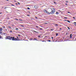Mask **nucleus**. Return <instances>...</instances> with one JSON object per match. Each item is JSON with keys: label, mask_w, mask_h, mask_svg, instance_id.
Segmentation results:
<instances>
[{"label": "nucleus", "mask_w": 76, "mask_h": 76, "mask_svg": "<svg viewBox=\"0 0 76 76\" xmlns=\"http://www.w3.org/2000/svg\"><path fill=\"white\" fill-rule=\"evenodd\" d=\"M60 30H61V29H61V28H60Z\"/></svg>", "instance_id": "nucleus-47"}, {"label": "nucleus", "mask_w": 76, "mask_h": 76, "mask_svg": "<svg viewBox=\"0 0 76 76\" xmlns=\"http://www.w3.org/2000/svg\"><path fill=\"white\" fill-rule=\"evenodd\" d=\"M19 20H21V21H22V20H20V19H19Z\"/></svg>", "instance_id": "nucleus-37"}, {"label": "nucleus", "mask_w": 76, "mask_h": 76, "mask_svg": "<svg viewBox=\"0 0 76 76\" xmlns=\"http://www.w3.org/2000/svg\"><path fill=\"white\" fill-rule=\"evenodd\" d=\"M70 38H72V36H70Z\"/></svg>", "instance_id": "nucleus-28"}, {"label": "nucleus", "mask_w": 76, "mask_h": 76, "mask_svg": "<svg viewBox=\"0 0 76 76\" xmlns=\"http://www.w3.org/2000/svg\"><path fill=\"white\" fill-rule=\"evenodd\" d=\"M47 42H50L51 41L50 40H47Z\"/></svg>", "instance_id": "nucleus-9"}, {"label": "nucleus", "mask_w": 76, "mask_h": 76, "mask_svg": "<svg viewBox=\"0 0 76 76\" xmlns=\"http://www.w3.org/2000/svg\"><path fill=\"white\" fill-rule=\"evenodd\" d=\"M27 16H29V15H27Z\"/></svg>", "instance_id": "nucleus-40"}, {"label": "nucleus", "mask_w": 76, "mask_h": 76, "mask_svg": "<svg viewBox=\"0 0 76 76\" xmlns=\"http://www.w3.org/2000/svg\"><path fill=\"white\" fill-rule=\"evenodd\" d=\"M2 13H0V14H1Z\"/></svg>", "instance_id": "nucleus-44"}, {"label": "nucleus", "mask_w": 76, "mask_h": 76, "mask_svg": "<svg viewBox=\"0 0 76 76\" xmlns=\"http://www.w3.org/2000/svg\"><path fill=\"white\" fill-rule=\"evenodd\" d=\"M68 12V13H69V12Z\"/></svg>", "instance_id": "nucleus-56"}, {"label": "nucleus", "mask_w": 76, "mask_h": 76, "mask_svg": "<svg viewBox=\"0 0 76 76\" xmlns=\"http://www.w3.org/2000/svg\"><path fill=\"white\" fill-rule=\"evenodd\" d=\"M18 36H20V34H18Z\"/></svg>", "instance_id": "nucleus-27"}, {"label": "nucleus", "mask_w": 76, "mask_h": 76, "mask_svg": "<svg viewBox=\"0 0 76 76\" xmlns=\"http://www.w3.org/2000/svg\"><path fill=\"white\" fill-rule=\"evenodd\" d=\"M67 28L69 29V30H70V28L69 27H68Z\"/></svg>", "instance_id": "nucleus-16"}, {"label": "nucleus", "mask_w": 76, "mask_h": 76, "mask_svg": "<svg viewBox=\"0 0 76 76\" xmlns=\"http://www.w3.org/2000/svg\"><path fill=\"white\" fill-rule=\"evenodd\" d=\"M75 26H76V25H75Z\"/></svg>", "instance_id": "nucleus-55"}, {"label": "nucleus", "mask_w": 76, "mask_h": 76, "mask_svg": "<svg viewBox=\"0 0 76 76\" xmlns=\"http://www.w3.org/2000/svg\"><path fill=\"white\" fill-rule=\"evenodd\" d=\"M10 32H12V31H10Z\"/></svg>", "instance_id": "nucleus-41"}, {"label": "nucleus", "mask_w": 76, "mask_h": 76, "mask_svg": "<svg viewBox=\"0 0 76 76\" xmlns=\"http://www.w3.org/2000/svg\"><path fill=\"white\" fill-rule=\"evenodd\" d=\"M47 14H53V12H48L47 11V12H46Z\"/></svg>", "instance_id": "nucleus-2"}, {"label": "nucleus", "mask_w": 76, "mask_h": 76, "mask_svg": "<svg viewBox=\"0 0 76 76\" xmlns=\"http://www.w3.org/2000/svg\"><path fill=\"white\" fill-rule=\"evenodd\" d=\"M72 34H71L70 35V36H72Z\"/></svg>", "instance_id": "nucleus-31"}, {"label": "nucleus", "mask_w": 76, "mask_h": 76, "mask_svg": "<svg viewBox=\"0 0 76 76\" xmlns=\"http://www.w3.org/2000/svg\"><path fill=\"white\" fill-rule=\"evenodd\" d=\"M52 10H51L52 11L51 12H53V14L54 12H55V9L53 8H52Z\"/></svg>", "instance_id": "nucleus-3"}, {"label": "nucleus", "mask_w": 76, "mask_h": 76, "mask_svg": "<svg viewBox=\"0 0 76 76\" xmlns=\"http://www.w3.org/2000/svg\"><path fill=\"white\" fill-rule=\"evenodd\" d=\"M17 39H19V38H18V37H17Z\"/></svg>", "instance_id": "nucleus-22"}, {"label": "nucleus", "mask_w": 76, "mask_h": 76, "mask_svg": "<svg viewBox=\"0 0 76 76\" xmlns=\"http://www.w3.org/2000/svg\"><path fill=\"white\" fill-rule=\"evenodd\" d=\"M7 1H9V0H7Z\"/></svg>", "instance_id": "nucleus-53"}, {"label": "nucleus", "mask_w": 76, "mask_h": 76, "mask_svg": "<svg viewBox=\"0 0 76 76\" xmlns=\"http://www.w3.org/2000/svg\"><path fill=\"white\" fill-rule=\"evenodd\" d=\"M2 37H1V36H0V38H1Z\"/></svg>", "instance_id": "nucleus-30"}, {"label": "nucleus", "mask_w": 76, "mask_h": 76, "mask_svg": "<svg viewBox=\"0 0 76 76\" xmlns=\"http://www.w3.org/2000/svg\"><path fill=\"white\" fill-rule=\"evenodd\" d=\"M36 18H37V17H35Z\"/></svg>", "instance_id": "nucleus-50"}, {"label": "nucleus", "mask_w": 76, "mask_h": 76, "mask_svg": "<svg viewBox=\"0 0 76 76\" xmlns=\"http://www.w3.org/2000/svg\"><path fill=\"white\" fill-rule=\"evenodd\" d=\"M73 18H74V19H75V18H74V17H73Z\"/></svg>", "instance_id": "nucleus-25"}, {"label": "nucleus", "mask_w": 76, "mask_h": 76, "mask_svg": "<svg viewBox=\"0 0 76 76\" xmlns=\"http://www.w3.org/2000/svg\"><path fill=\"white\" fill-rule=\"evenodd\" d=\"M8 28H9L10 29H11V27H10V26H8Z\"/></svg>", "instance_id": "nucleus-14"}, {"label": "nucleus", "mask_w": 76, "mask_h": 76, "mask_svg": "<svg viewBox=\"0 0 76 76\" xmlns=\"http://www.w3.org/2000/svg\"><path fill=\"white\" fill-rule=\"evenodd\" d=\"M47 11H46V10H44V12L45 13H46V12H47Z\"/></svg>", "instance_id": "nucleus-4"}, {"label": "nucleus", "mask_w": 76, "mask_h": 76, "mask_svg": "<svg viewBox=\"0 0 76 76\" xmlns=\"http://www.w3.org/2000/svg\"><path fill=\"white\" fill-rule=\"evenodd\" d=\"M21 26L22 27H24V26H23L21 25Z\"/></svg>", "instance_id": "nucleus-15"}, {"label": "nucleus", "mask_w": 76, "mask_h": 76, "mask_svg": "<svg viewBox=\"0 0 76 76\" xmlns=\"http://www.w3.org/2000/svg\"><path fill=\"white\" fill-rule=\"evenodd\" d=\"M67 21L68 22H69V23H70V21L69 20H67Z\"/></svg>", "instance_id": "nucleus-11"}, {"label": "nucleus", "mask_w": 76, "mask_h": 76, "mask_svg": "<svg viewBox=\"0 0 76 76\" xmlns=\"http://www.w3.org/2000/svg\"><path fill=\"white\" fill-rule=\"evenodd\" d=\"M50 30L51 31H53V29H50Z\"/></svg>", "instance_id": "nucleus-20"}, {"label": "nucleus", "mask_w": 76, "mask_h": 76, "mask_svg": "<svg viewBox=\"0 0 76 76\" xmlns=\"http://www.w3.org/2000/svg\"><path fill=\"white\" fill-rule=\"evenodd\" d=\"M36 28H39V26H36Z\"/></svg>", "instance_id": "nucleus-23"}, {"label": "nucleus", "mask_w": 76, "mask_h": 76, "mask_svg": "<svg viewBox=\"0 0 76 76\" xmlns=\"http://www.w3.org/2000/svg\"><path fill=\"white\" fill-rule=\"evenodd\" d=\"M58 34H56V36H57Z\"/></svg>", "instance_id": "nucleus-26"}, {"label": "nucleus", "mask_w": 76, "mask_h": 76, "mask_svg": "<svg viewBox=\"0 0 76 76\" xmlns=\"http://www.w3.org/2000/svg\"><path fill=\"white\" fill-rule=\"evenodd\" d=\"M33 32H35L37 33H38V32L36 31H35L34 30H33Z\"/></svg>", "instance_id": "nucleus-6"}, {"label": "nucleus", "mask_w": 76, "mask_h": 76, "mask_svg": "<svg viewBox=\"0 0 76 76\" xmlns=\"http://www.w3.org/2000/svg\"><path fill=\"white\" fill-rule=\"evenodd\" d=\"M1 33V32L0 31V34Z\"/></svg>", "instance_id": "nucleus-51"}, {"label": "nucleus", "mask_w": 76, "mask_h": 76, "mask_svg": "<svg viewBox=\"0 0 76 76\" xmlns=\"http://www.w3.org/2000/svg\"><path fill=\"white\" fill-rule=\"evenodd\" d=\"M59 13H58V12H56V14H58Z\"/></svg>", "instance_id": "nucleus-8"}, {"label": "nucleus", "mask_w": 76, "mask_h": 76, "mask_svg": "<svg viewBox=\"0 0 76 76\" xmlns=\"http://www.w3.org/2000/svg\"><path fill=\"white\" fill-rule=\"evenodd\" d=\"M45 23L47 24V23Z\"/></svg>", "instance_id": "nucleus-45"}, {"label": "nucleus", "mask_w": 76, "mask_h": 76, "mask_svg": "<svg viewBox=\"0 0 76 76\" xmlns=\"http://www.w3.org/2000/svg\"><path fill=\"white\" fill-rule=\"evenodd\" d=\"M27 9H28V10H30V8H29V7H28Z\"/></svg>", "instance_id": "nucleus-13"}, {"label": "nucleus", "mask_w": 76, "mask_h": 76, "mask_svg": "<svg viewBox=\"0 0 76 76\" xmlns=\"http://www.w3.org/2000/svg\"><path fill=\"white\" fill-rule=\"evenodd\" d=\"M38 37H40V36H38Z\"/></svg>", "instance_id": "nucleus-34"}, {"label": "nucleus", "mask_w": 76, "mask_h": 76, "mask_svg": "<svg viewBox=\"0 0 76 76\" xmlns=\"http://www.w3.org/2000/svg\"><path fill=\"white\" fill-rule=\"evenodd\" d=\"M16 5H17V3H16Z\"/></svg>", "instance_id": "nucleus-54"}, {"label": "nucleus", "mask_w": 76, "mask_h": 76, "mask_svg": "<svg viewBox=\"0 0 76 76\" xmlns=\"http://www.w3.org/2000/svg\"><path fill=\"white\" fill-rule=\"evenodd\" d=\"M39 29L40 30H42V28H39Z\"/></svg>", "instance_id": "nucleus-33"}, {"label": "nucleus", "mask_w": 76, "mask_h": 76, "mask_svg": "<svg viewBox=\"0 0 76 76\" xmlns=\"http://www.w3.org/2000/svg\"><path fill=\"white\" fill-rule=\"evenodd\" d=\"M53 37H51L52 39H53Z\"/></svg>", "instance_id": "nucleus-42"}, {"label": "nucleus", "mask_w": 76, "mask_h": 76, "mask_svg": "<svg viewBox=\"0 0 76 76\" xmlns=\"http://www.w3.org/2000/svg\"><path fill=\"white\" fill-rule=\"evenodd\" d=\"M47 37V36H45V37Z\"/></svg>", "instance_id": "nucleus-48"}, {"label": "nucleus", "mask_w": 76, "mask_h": 76, "mask_svg": "<svg viewBox=\"0 0 76 76\" xmlns=\"http://www.w3.org/2000/svg\"><path fill=\"white\" fill-rule=\"evenodd\" d=\"M53 3H55V4H56V3L55 2H53Z\"/></svg>", "instance_id": "nucleus-36"}, {"label": "nucleus", "mask_w": 76, "mask_h": 76, "mask_svg": "<svg viewBox=\"0 0 76 76\" xmlns=\"http://www.w3.org/2000/svg\"><path fill=\"white\" fill-rule=\"evenodd\" d=\"M3 27L4 28H5V27H4V26H3Z\"/></svg>", "instance_id": "nucleus-35"}, {"label": "nucleus", "mask_w": 76, "mask_h": 76, "mask_svg": "<svg viewBox=\"0 0 76 76\" xmlns=\"http://www.w3.org/2000/svg\"><path fill=\"white\" fill-rule=\"evenodd\" d=\"M64 18H65V19H67V17H64Z\"/></svg>", "instance_id": "nucleus-29"}, {"label": "nucleus", "mask_w": 76, "mask_h": 76, "mask_svg": "<svg viewBox=\"0 0 76 76\" xmlns=\"http://www.w3.org/2000/svg\"><path fill=\"white\" fill-rule=\"evenodd\" d=\"M65 21H67V20H65Z\"/></svg>", "instance_id": "nucleus-49"}, {"label": "nucleus", "mask_w": 76, "mask_h": 76, "mask_svg": "<svg viewBox=\"0 0 76 76\" xmlns=\"http://www.w3.org/2000/svg\"><path fill=\"white\" fill-rule=\"evenodd\" d=\"M7 39H9L10 40H12L13 41H19V40H18L16 38H15L14 37H11L10 36L7 37Z\"/></svg>", "instance_id": "nucleus-1"}, {"label": "nucleus", "mask_w": 76, "mask_h": 76, "mask_svg": "<svg viewBox=\"0 0 76 76\" xmlns=\"http://www.w3.org/2000/svg\"><path fill=\"white\" fill-rule=\"evenodd\" d=\"M66 3H68V1H66Z\"/></svg>", "instance_id": "nucleus-39"}, {"label": "nucleus", "mask_w": 76, "mask_h": 76, "mask_svg": "<svg viewBox=\"0 0 76 76\" xmlns=\"http://www.w3.org/2000/svg\"><path fill=\"white\" fill-rule=\"evenodd\" d=\"M8 8V7H5L4 8V9H6V8Z\"/></svg>", "instance_id": "nucleus-10"}, {"label": "nucleus", "mask_w": 76, "mask_h": 76, "mask_svg": "<svg viewBox=\"0 0 76 76\" xmlns=\"http://www.w3.org/2000/svg\"><path fill=\"white\" fill-rule=\"evenodd\" d=\"M55 25L57 26H58V24H55Z\"/></svg>", "instance_id": "nucleus-32"}, {"label": "nucleus", "mask_w": 76, "mask_h": 76, "mask_svg": "<svg viewBox=\"0 0 76 76\" xmlns=\"http://www.w3.org/2000/svg\"><path fill=\"white\" fill-rule=\"evenodd\" d=\"M32 40V39H30V40L31 41Z\"/></svg>", "instance_id": "nucleus-17"}, {"label": "nucleus", "mask_w": 76, "mask_h": 76, "mask_svg": "<svg viewBox=\"0 0 76 76\" xmlns=\"http://www.w3.org/2000/svg\"><path fill=\"white\" fill-rule=\"evenodd\" d=\"M15 20H18V19L17 18H15Z\"/></svg>", "instance_id": "nucleus-18"}, {"label": "nucleus", "mask_w": 76, "mask_h": 76, "mask_svg": "<svg viewBox=\"0 0 76 76\" xmlns=\"http://www.w3.org/2000/svg\"><path fill=\"white\" fill-rule=\"evenodd\" d=\"M42 42H46V41L45 40L42 41Z\"/></svg>", "instance_id": "nucleus-7"}, {"label": "nucleus", "mask_w": 76, "mask_h": 76, "mask_svg": "<svg viewBox=\"0 0 76 76\" xmlns=\"http://www.w3.org/2000/svg\"><path fill=\"white\" fill-rule=\"evenodd\" d=\"M58 11H60V12H61V11H60V10H58Z\"/></svg>", "instance_id": "nucleus-46"}, {"label": "nucleus", "mask_w": 76, "mask_h": 76, "mask_svg": "<svg viewBox=\"0 0 76 76\" xmlns=\"http://www.w3.org/2000/svg\"><path fill=\"white\" fill-rule=\"evenodd\" d=\"M11 6H14V5H13V4H12V5H11Z\"/></svg>", "instance_id": "nucleus-24"}, {"label": "nucleus", "mask_w": 76, "mask_h": 76, "mask_svg": "<svg viewBox=\"0 0 76 76\" xmlns=\"http://www.w3.org/2000/svg\"><path fill=\"white\" fill-rule=\"evenodd\" d=\"M15 29L16 30H19V28H15Z\"/></svg>", "instance_id": "nucleus-21"}, {"label": "nucleus", "mask_w": 76, "mask_h": 76, "mask_svg": "<svg viewBox=\"0 0 76 76\" xmlns=\"http://www.w3.org/2000/svg\"><path fill=\"white\" fill-rule=\"evenodd\" d=\"M3 30V29L2 28H0V31H2Z\"/></svg>", "instance_id": "nucleus-5"}, {"label": "nucleus", "mask_w": 76, "mask_h": 76, "mask_svg": "<svg viewBox=\"0 0 76 76\" xmlns=\"http://www.w3.org/2000/svg\"><path fill=\"white\" fill-rule=\"evenodd\" d=\"M74 23H75V25H76V22H74Z\"/></svg>", "instance_id": "nucleus-12"}, {"label": "nucleus", "mask_w": 76, "mask_h": 76, "mask_svg": "<svg viewBox=\"0 0 76 76\" xmlns=\"http://www.w3.org/2000/svg\"><path fill=\"white\" fill-rule=\"evenodd\" d=\"M65 5H67V4H65Z\"/></svg>", "instance_id": "nucleus-43"}, {"label": "nucleus", "mask_w": 76, "mask_h": 76, "mask_svg": "<svg viewBox=\"0 0 76 76\" xmlns=\"http://www.w3.org/2000/svg\"><path fill=\"white\" fill-rule=\"evenodd\" d=\"M34 40H37V39H35V38H34Z\"/></svg>", "instance_id": "nucleus-38"}, {"label": "nucleus", "mask_w": 76, "mask_h": 76, "mask_svg": "<svg viewBox=\"0 0 76 76\" xmlns=\"http://www.w3.org/2000/svg\"><path fill=\"white\" fill-rule=\"evenodd\" d=\"M67 34V33L66 34Z\"/></svg>", "instance_id": "nucleus-52"}, {"label": "nucleus", "mask_w": 76, "mask_h": 76, "mask_svg": "<svg viewBox=\"0 0 76 76\" xmlns=\"http://www.w3.org/2000/svg\"><path fill=\"white\" fill-rule=\"evenodd\" d=\"M18 4L20 5V3H19V2H18Z\"/></svg>", "instance_id": "nucleus-19"}]
</instances>
